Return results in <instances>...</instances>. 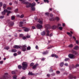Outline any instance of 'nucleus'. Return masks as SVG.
Masks as SVG:
<instances>
[{
	"mask_svg": "<svg viewBox=\"0 0 79 79\" xmlns=\"http://www.w3.org/2000/svg\"><path fill=\"white\" fill-rule=\"evenodd\" d=\"M67 34H68V35H69L70 37H72V34H71L69 32H67Z\"/></svg>",
	"mask_w": 79,
	"mask_h": 79,
	"instance_id": "4be33fe9",
	"label": "nucleus"
},
{
	"mask_svg": "<svg viewBox=\"0 0 79 79\" xmlns=\"http://www.w3.org/2000/svg\"><path fill=\"white\" fill-rule=\"evenodd\" d=\"M22 39L23 40H26V37L25 36L23 37Z\"/></svg>",
	"mask_w": 79,
	"mask_h": 79,
	"instance_id": "a19ab883",
	"label": "nucleus"
},
{
	"mask_svg": "<svg viewBox=\"0 0 79 79\" xmlns=\"http://www.w3.org/2000/svg\"><path fill=\"white\" fill-rule=\"evenodd\" d=\"M29 75H31V76H32L33 75H34V74L32 73V72H29L28 73Z\"/></svg>",
	"mask_w": 79,
	"mask_h": 79,
	"instance_id": "aec40b11",
	"label": "nucleus"
},
{
	"mask_svg": "<svg viewBox=\"0 0 79 79\" xmlns=\"http://www.w3.org/2000/svg\"><path fill=\"white\" fill-rule=\"evenodd\" d=\"M17 52V50L15 49H12L11 50V52Z\"/></svg>",
	"mask_w": 79,
	"mask_h": 79,
	"instance_id": "f3484780",
	"label": "nucleus"
},
{
	"mask_svg": "<svg viewBox=\"0 0 79 79\" xmlns=\"http://www.w3.org/2000/svg\"><path fill=\"white\" fill-rule=\"evenodd\" d=\"M47 53H48V51H46L45 52H42V54L43 55H47Z\"/></svg>",
	"mask_w": 79,
	"mask_h": 79,
	"instance_id": "ddd939ff",
	"label": "nucleus"
},
{
	"mask_svg": "<svg viewBox=\"0 0 79 79\" xmlns=\"http://www.w3.org/2000/svg\"><path fill=\"white\" fill-rule=\"evenodd\" d=\"M55 54H52V55H51V56L52 57H55Z\"/></svg>",
	"mask_w": 79,
	"mask_h": 79,
	"instance_id": "f704fd0d",
	"label": "nucleus"
},
{
	"mask_svg": "<svg viewBox=\"0 0 79 79\" xmlns=\"http://www.w3.org/2000/svg\"><path fill=\"white\" fill-rule=\"evenodd\" d=\"M7 10H11V7H8L7 8Z\"/></svg>",
	"mask_w": 79,
	"mask_h": 79,
	"instance_id": "a18cd8bd",
	"label": "nucleus"
},
{
	"mask_svg": "<svg viewBox=\"0 0 79 79\" xmlns=\"http://www.w3.org/2000/svg\"><path fill=\"white\" fill-rule=\"evenodd\" d=\"M26 37L27 38H30V37H31V36H30V35H27V36Z\"/></svg>",
	"mask_w": 79,
	"mask_h": 79,
	"instance_id": "13d9d810",
	"label": "nucleus"
},
{
	"mask_svg": "<svg viewBox=\"0 0 79 79\" xmlns=\"http://www.w3.org/2000/svg\"><path fill=\"white\" fill-rule=\"evenodd\" d=\"M56 28V27L55 25H54L52 26V29H55Z\"/></svg>",
	"mask_w": 79,
	"mask_h": 79,
	"instance_id": "6ab92c4d",
	"label": "nucleus"
},
{
	"mask_svg": "<svg viewBox=\"0 0 79 79\" xmlns=\"http://www.w3.org/2000/svg\"><path fill=\"white\" fill-rule=\"evenodd\" d=\"M39 66V64H35V65H34L33 67H32V68L33 69H35V68H36L37 67Z\"/></svg>",
	"mask_w": 79,
	"mask_h": 79,
	"instance_id": "9d476101",
	"label": "nucleus"
},
{
	"mask_svg": "<svg viewBox=\"0 0 79 79\" xmlns=\"http://www.w3.org/2000/svg\"><path fill=\"white\" fill-rule=\"evenodd\" d=\"M15 16H11V19L12 20H15Z\"/></svg>",
	"mask_w": 79,
	"mask_h": 79,
	"instance_id": "b1692460",
	"label": "nucleus"
},
{
	"mask_svg": "<svg viewBox=\"0 0 79 79\" xmlns=\"http://www.w3.org/2000/svg\"><path fill=\"white\" fill-rule=\"evenodd\" d=\"M31 3H30L29 5H27L26 6V8H29L30 7V6L31 7Z\"/></svg>",
	"mask_w": 79,
	"mask_h": 79,
	"instance_id": "a211bd4d",
	"label": "nucleus"
},
{
	"mask_svg": "<svg viewBox=\"0 0 79 79\" xmlns=\"http://www.w3.org/2000/svg\"><path fill=\"white\" fill-rule=\"evenodd\" d=\"M63 65H64V62H61L60 63V66L61 67H63Z\"/></svg>",
	"mask_w": 79,
	"mask_h": 79,
	"instance_id": "4468645a",
	"label": "nucleus"
},
{
	"mask_svg": "<svg viewBox=\"0 0 79 79\" xmlns=\"http://www.w3.org/2000/svg\"><path fill=\"white\" fill-rule=\"evenodd\" d=\"M56 73L57 74H60V71H57L56 72Z\"/></svg>",
	"mask_w": 79,
	"mask_h": 79,
	"instance_id": "8fccbe9b",
	"label": "nucleus"
},
{
	"mask_svg": "<svg viewBox=\"0 0 79 79\" xmlns=\"http://www.w3.org/2000/svg\"><path fill=\"white\" fill-rule=\"evenodd\" d=\"M16 17H17V18H20V15H16Z\"/></svg>",
	"mask_w": 79,
	"mask_h": 79,
	"instance_id": "864d4df0",
	"label": "nucleus"
},
{
	"mask_svg": "<svg viewBox=\"0 0 79 79\" xmlns=\"http://www.w3.org/2000/svg\"><path fill=\"white\" fill-rule=\"evenodd\" d=\"M64 65L66 66H68V64L67 63H65L64 64Z\"/></svg>",
	"mask_w": 79,
	"mask_h": 79,
	"instance_id": "680f3d73",
	"label": "nucleus"
},
{
	"mask_svg": "<svg viewBox=\"0 0 79 79\" xmlns=\"http://www.w3.org/2000/svg\"><path fill=\"white\" fill-rule=\"evenodd\" d=\"M74 53L75 55H77V54H78L77 52L76 51H74Z\"/></svg>",
	"mask_w": 79,
	"mask_h": 79,
	"instance_id": "4d7b16f0",
	"label": "nucleus"
},
{
	"mask_svg": "<svg viewBox=\"0 0 79 79\" xmlns=\"http://www.w3.org/2000/svg\"><path fill=\"white\" fill-rule=\"evenodd\" d=\"M55 57L56 58H58V55H56V54H55Z\"/></svg>",
	"mask_w": 79,
	"mask_h": 79,
	"instance_id": "5fc2aeb1",
	"label": "nucleus"
},
{
	"mask_svg": "<svg viewBox=\"0 0 79 79\" xmlns=\"http://www.w3.org/2000/svg\"><path fill=\"white\" fill-rule=\"evenodd\" d=\"M44 2H47V3H49V1H48V0H44Z\"/></svg>",
	"mask_w": 79,
	"mask_h": 79,
	"instance_id": "bb28decb",
	"label": "nucleus"
},
{
	"mask_svg": "<svg viewBox=\"0 0 79 79\" xmlns=\"http://www.w3.org/2000/svg\"><path fill=\"white\" fill-rule=\"evenodd\" d=\"M68 47L69 48H72V47H73V44H70L69 45Z\"/></svg>",
	"mask_w": 79,
	"mask_h": 79,
	"instance_id": "412c9836",
	"label": "nucleus"
},
{
	"mask_svg": "<svg viewBox=\"0 0 79 79\" xmlns=\"http://www.w3.org/2000/svg\"><path fill=\"white\" fill-rule=\"evenodd\" d=\"M45 27L46 29H50V26L49 24H47L45 25Z\"/></svg>",
	"mask_w": 79,
	"mask_h": 79,
	"instance_id": "1a4fd4ad",
	"label": "nucleus"
},
{
	"mask_svg": "<svg viewBox=\"0 0 79 79\" xmlns=\"http://www.w3.org/2000/svg\"><path fill=\"white\" fill-rule=\"evenodd\" d=\"M4 18V16L3 15H1L0 16V19H3Z\"/></svg>",
	"mask_w": 79,
	"mask_h": 79,
	"instance_id": "e433bc0d",
	"label": "nucleus"
},
{
	"mask_svg": "<svg viewBox=\"0 0 79 79\" xmlns=\"http://www.w3.org/2000/svg\"><path fill=\"white\" fill-rule=\"evenodd\" d=\"M46 32H47L46 35H47V36H49L50 35V34H50V31L49 30L47 29L46 30Z\"/></svg>",
	"mask_w": 79,
	"mask_h": 79,
	"instance_id": "6e6552de",
	"label": "nucleus"
},
{
	"mask_svg": "<svg viewBox=\"0 0 79 79\" xmlns=\"http://www.w3.org/2000/svg\"><path fill=\"white\" fill-rule=\"evenodd\" d=\"M47 77H50V74H47Z\"/></svg>",
	"mask_w": 79,
	"mask_h": 79,
	"instance_id": "0e129e2a",
	"label": "nucleus"
},
{
	"mask_svg": "<svg viewBox=\"0 0 79 79\" xmlns=\"http://www.w3.org/2000/svg\"><path fill=\"white\" fill-rule=\"evenodd\" d=\"M32 27L33 29H35V27L34 26H32Z\"/></svg>",
	"mask_w": 79,
	"mask_h": 79,
	"instance_id": "338daca9",
	"label": "nucleus"
},
{
	"mask_svg": "<svg viewBox=\"0 0 79 79\" xmlns=\"http://www.w3.org/2000/svg\"><path fill=\"white\" fill-rule=\"evenodd\" d=\"M56 20L57 21H59V20H60V19L59 18L57 17L56 18Z\"/></svg>",
	"mask_w": 79,
	"mask_h": 79,
	"instance_id": "ea45409f",
	"label": "nucleus"
},
{
	"mask_svg": "<svg viewBox=\"0 0 79 79\" xmlns=\"http://www.w3.org/2000/svg\"><path fill=\"white\" fill-rule=\"evenodd\" d=\"M18 11V9H16L15 10V11L16 13H17Z\"/></svg>",
	"mask_w": 79,
	"mask_h": 79,
	"instance_id": "49530a36",
	"label": "nucleus"
},
{
	"mask_svg": "<svg viewBox=\"0 0 79 79\" xmlns=\"http://www.w3.org/2000/svg\"><path fill=\"white\" fill-rule=\"evenodd\" d=\"M79 49V47L78 46H76L73 48V49L74 50H78Z\"/></svg>",
	"mask_w": 79,
	"mask_h": 79,
	"instance_id": "dca6fc26",
	"label": "nucleus"
},
{
	"mask_svg": "<svg viewBox=\"0 0 79 79\" xmlns=\"http://www.w3.org/2000/svg\"><path fill=\"white\" fill-rule=\"evenodd\" d=\"M69 58H70V59H74L76 58V56L74 55L73 54H70L68 55Z\"/></svg>",
	"mask_w": 79,
	"mask_h": 79,
	"instance_id": "7ed1b4c3",
	"label": "nucleus"
},
{
	"mask_svg": "<svg viewBox=\"0 0 79 79\" xmlns=\"http://www.w3.org/2000/svg\"><path fill=\"white\" fill-rule=\"evenodd\" d=\"M19 24H22V25H23V22H20Z\"/></svg>",
	"mask_w": 79,
	"mask_h": 79,
	"instance_id": "3c124183",
	"label": "nucleus"
},
{
	"mask_svg": "<svg viewBox=\"0 0 79 79\" xmlns=\"http://www.w3.org/2000/svg\"><path fill=\"white\" fill-rule=\"evenodd\" d=\"M27 50H31V47L30 46L27 47Z\"/></svg>",
	"mask_w": 79,
	"mask_h": 79,
	"instance_id": "c9c22d12",
	"label": "nucleus"
},
{
	"mask_svg": "<svg viewBox=\"0 0 79 79\" xmlns=\"http://www.w3.org/2000/svg\"><path fill=\"white\" fill-rule=\"evenodd\" d=\"M45 15H46V16H48L50 14L48 12H46L45 13Z\"/></svg>",
	"mask_w": 79,
	"mask_h": 79,
	"instance_id": "2f4dec72",
	"label": "nucleus"
},
{
	"mask_svg": "<svg viewBox=\"0 0 79 79\" xmlns=\"http://www.w3.org/2000/svg\"><path fill=\"white\" fill-rule=\"evenodd\" d=\"M50 21H53L54 20V19H53V18H52L51 19H49Z\"/></svg>",
	"mask_w": 79,
	"mask_h": 79,
	"instance_id": "09e8293b",
	"label": "nucleus"
},
{
	"mask_svg": "<svg viewBox=\"0 0 79 79\" xmlns=\"http://www.w3.org/2000/svg\"><path fill=\"white\" fill-rule=\"evenodd\" d=\"M6 8V5L5 4H4L3 5V8L4 9H5Z\"/></svg>",
	"mask_w": 79,
	"mask_h": 79,
	"instance_id": "5701e85b",
	"label": "nucleus"
},
{
	"mask_svg": "<svg viewBox=\"0 0 79 79\" xmlns=\"http://www.w3.org/2000/svg\"><path fill=\"white\" fill-rule=\"evenodd\" d=\"M36 49H39V47H38V46L36 45L35 47Z\"/></svg>",
	"mask_w": 79,
	"mask_h": 79,
	"instance_id": "052dcab7",
	"label": "nucleus"
},
{
	"mask_svg": "<svg viewBox=\"0 0 79 79\" xmlns=\"http://www.w3.org/2000/svg\"><path fill=\"white\" fill-rule=\"evenodd\" d=\"M63 27H59L58 28L59 29H60V31H61V30L63 29Z\"/></svg>",
	"mask_w": 79,
	"mask_h": 79,
	"instance_id": "c85d7f7f",
	"label": "nucleus"
},
{
	"mask_svg": "<svg viewBox=\"0 0 79 79\" xmlns=\"http://www.w3.org/2000/svg\"><path fill=\"white\" fill-rule=\"evenodd\" d=\"M18 68L19 69H21L22 68V66L19 65L18 66Z\"/></svg>",
	"mask_w": 79,
	"mask_h": 79,
	"instance_id": "393cba45",
	"label": "nucleus"
},
{
	"mask_svg": "<svg viewBox=\"0 0 79 79\" xmlns=\"http://www.w3.org/2000/svg\"><path fill=\"white\" fill-rule=\"evenodd\" d=\"M22 69L25 70L26 69V68L27 67V62H23L22 63Z\"/></svg>",
	"mask_w": 79,
	"mask_h": 79,
	"instance_id": "f03ea898",
	"label": "nucleus"
},
{
	"mask_svg": "<svg viewBox=\"0 0 79 79\" xmlns=\"http://www.w3.org/2000/svg\"><path fill=\"white\" fill-rule=\"evenodd\" d=\"M45 31H43L41 33V35H45Z\"/></svg>",
	"mask_w": 79,
	"mask_h": 79,
	"instance_id": "f8f14e48",
	"label": "nucleus"
},
{
	"mask_svg": "<svg viewBox=\"0 0 79 79\" xmlns=\"http://www.w3.org/2000/svg\"><path fill=\"white\" fill-rule=\"evenodd\" d=\"M69 60V58H66L65 59L64 61H68Z\"/></svg>",
	"mask_w": 79,
	"mask_h": 79,
	"instance_id": "cd10ccee",
	"label": "nucleus"
},
{
	"mask_svg": "<svg viewBox=\"0 0 79 79\" xmlns=\"http://www.w3.org/2000/svg\"><path fill=\"white\" fill-rule=\"evenodd\" d=\"M14 56H17V53H15L14 54Z\"/></svg>",
	"mask_w": 79,
	"mask_h": 79,
	"instance_id": "bf43d9fd",
	"label": "nucleus"
},
{
	"mask_svg": "<svg viewBox=\"0 0 79 79\" xmlns=\"http://www.w3.org/2000/svg\"><path fill=\"white\" fill-rule=\"evenodd\" d=\"M10 48V47L9 46H7L6 47V50H8Z\"/></svg>",
	"mask_w": 79,
	"mask_h": 79,
	"instance_id": "79ce46f5",
	"label": "nucleus"
},
{
	"mask_svg": "<svg viewBox=\"0 0 79 79\" xmlns=\"http://www.w3.org/2000/svg\"><path fill=\"white\" fill-rule=\"evenodd\" d=\"M35 5V3L34 2H33L32 4H31V8H32V7H34V6Z\"/></svg>",
	"mask_w": 79,
	"mask_h": 79,
	"instance_id": "9b49d317",
	"label": "nucleus"
},
{
	"mask_svg": "<svg viewBox=\"0 0 79 79\" xmlns=\"http://www.w3.org/2000/svg\"><path fill=\"white\" fill-rule=\"evenodd\" d=\"M8 25L9 26L12 27L14 25V22H9L8 23Z\"/></svg>",
	"mask_w": 79,
	"mask_h": 79,
	"instance_id": "423d86ee",
	"label": "nucleus"
},
{
	"mask_svg": "<svg viewBox=\"0 0 79 79\" xmlns=\"http://www.w3.org/2000/svg\"><path fill=\"white\" fill-rule=\"evenodd\" d=\"M0 64H3V61H0Z\"/></svg>",
	"mask_w": 79,
	"mask_h": 79,
	"instance_id": "69168bd1",
	"label": "nucleus"
},
{
	"mask_svg": "<svg viewBox=\"0 0 79 79\" xmlns=\"http://www.w3.org/2000/svg\"><path fill=\"white\" fill-rule=\"evenodd\" d=\"M41 60V61H44V60H45V58L43 57L42 58Z\"/></svg>",
	"mask_w": 79,
	"mask_h": 79,
	"instance_id": "6e6d98bb",
	"label": "nucleus"
},
{
	"mask_svg": "<svg viewBox=\"0 0 79 79\" xmlns=\"http://www.w3.org/2000/svg\"><path fill=\"white\" fill-rule=\"evenodd\" d=\"M52 48V46H50L48 47L47 48V49H49L50 48Z\"/></svg>",
	"mask_w": 79,
	"mask_h": 79,
	"instance_id": "4c0bfd02",
	"label": "nucleus"
},
{
	"mask_svg": "<svg viewBox=\"0 0 79 79\" xmlns=\"http://www.w3.org/2000/svg\"><path fill=\"white\" fill-rule=\"evenodd\" d=\"M23 30L25 32H28L29 31V29L26 27H23Z\"/></svg>",
	"mask_w": 79,
	"mask_h": 79,
	"instance_id": "0eeeda50",
	"label": "nucleus"
},
{
	"mask_svg": "<svg viewBox=\"0 0 79 79\" xmlns=\"http://www.w3.org/2000/svg\"><path fill=\"white\" fill-rule=\"evenodd\" d=\"M69 79H73V76L70 75H69Z\"/></svg>",
	"mask_w": 79,
	"mask_h": 79,
	"instance_id": "72a5a7b5",
	"label": "nucleus"
},
{
	"mask_svg": "<svg viewBox=\"0 0 79 79\" xmlns=\"http://www.w3.org/2000/svg\"><path fill=\"white\" fill-rule=\"evenodd\" d=\"M11 73L13 74H15V73H16V72H15L14 71H12L11 72Z\"/></svg>",
	"mask_w": 79,
	"mask_h": 79,
	"instance_id": "c03bdc74",
	"label": "nucleus"
},
{
	"mask_svg": "<svg viewBox=\"0 0 79 79\" xmlns=\"http://www.w3.org/2000/svg\"><path fill=\"white\" fill-rule=\"evenodd\" d=\"M31 10L32 11H35V7H31Z\"/></svg>",
	"mask_w": 79,
	"mask_h": 79,
	"instance_id": "c756f323",
	"label": "nucleus"
},
{
	"mask_svg": "<svg viewBox=\"0 0 79 79\" xmlns=\"http://www.w3.org/2000/svg\"><path fill=\"white\" fill-rule=\"evenodd\" d=\"M26 47H27L26 46V45H23L22 46V47L17 45H15L13 47V48H16L17 49L18 48H20L22 50L23 52H25L26 50Z\"/></svg>",
	"mask_w": 79,
	"mask_h": 79,
	"instance_id": "f257e3e1",
	"label": "nucleus"
},
{
	"mask_svg": "<svg viewBox=\"0 0 79 79\" xmlns=\"http://www.w3.org/2000/svg\"><path fill=\"white\" fill-rule=\"evenodd\" d=\"M49 36L50 37H52V36H53V34L51 33L49 35Z\"/></svg>",
	"mask_w": 79,
	"mask_h": 79,
	"instance_id": "e2e57ef3",
	"label": "nucleus"
},
{
	"mask_svg": "<svg viewBox=\"0 0 79 79\" xmlns=\"http://www.w3.org/2000/svg\"><path fill=\"white\" fill-rule=\"evenodd\" d=\"M3 6V3H2V2H0V6Z\"/></svg>",
	"mask_w": 79,
	"mask_h": 79,
	"instance_id": "37998d69",
	"label": "nucleus"
},
{
	"mask_svg": "<svg viewBox=\"0 0 79 79\" xmlns=\"http://www.w3.org/2000/svg\"><path fill=\"white\" fill-rule=\"evenodd\" d=\"M2 15H5V12L4 11H3L2 12Z\"/></svg>",
	"mask_w": 79,
	"mask_h": 79,
	"instance_id": "58836bf2",
	"label": "nucleus"
},
{
	"mask_svg": "<svg viewBox=\"0 0 79 79\" xmlns=\"http://www.w3.org/2000/svg\"><path fill=\"white\" fill-rule=\"evenodd\" d=\"M20 37H23V34H20L19 35Z\"/></svg>",
	"mask_w": 79,
	"mask_h": 79,
	"instance_id": "603ef678",
	"label": "nucleus"
},
{
	"mask_svg": "<svg viewBox=\"0 0 79 79\" xmlns=\"http://www.w3.org/2000/svg\"><path fill=\"white\" fill-rule=\"evenodd\" d=\"M34 64L33 63H31V64H30V66H34Z\"/></svg>",
	"mask_w": 79,
	"mask_h": 79,
	"instance_id": "473e14b6",
	"label": "nucleus"
},
{
	"mask_svg": "<svg viewBox=\"0 0 79 79\" xmlns=\"http://www.w3.org/2000/svg\"><path fill=\"white\" fill-rule=\"evenodd\" d=\"M2 78L4 79H8V77L6 76L5 75L2 76Z\"/></svg>",
	"mask_w": 79,
	"mask_h": 79,
	"instance_id": "2eb2a0df",
	"label": "nucleus"
},
{
	"mask_svg": "<svg viewBox=\"0 0 79 79\" xmlns=\"http://www.w3.org/2000/svg\"><path fill=\"white\" fill-rule=\"evenodd\" d=\"M25 3H26V5H29V4H30L29 3V2H25Z\"/></svg>",
	"mask_w": 79,
	"mask_h": 79,
	"instance_id": "de8ad7c7",
	"label": "nucleus"
},
{
	"mask_svg": "<svg viewBox=\"0 0 79 79\" xmlns=\"http://www.w3.org/2000/svg\"><path fill=\"white\" fill-rule=\"evenodd\" d=\"M24 15L22 14L20 16V18H24Z\"/></svg>",
	"mask_w": 79,
	"mask_h": 79,
	"instance_id": "a878e982",
	"label": "nucleus"
},
{
	"mask_svg": "<svg viewBox=\"0 0 79 79\" xmlns=\"http://www.w3.org/2000/svg\"><path fill=\"white\" fill-rule=\"evenodd\" d=\"M26 79V77H23L22 78V79Z\"/></svg>",
	"mask_w": 79,
	"mask_h": 79,
	"instance_id": "774afa93",
	"label": "nucleus"
},
{
	"mask_svg": "<svg viewBox=\"0 0 79 79\" xmlns=\"http://www.w3.org/2000/svg\"><path fill=\"white\" fill-rule=\"evenodd\" d=\"M4 11L5 12V13H7L6 14L7 16H9V14H10L11 13V11H10L9 10L8 11L7 9H5L4 10Z\"/></svg>",
	"mask_w": 79,
	"mask_h": 79,
	"instance_id": "20e7f679",
	"label": "nucleus"
},
{
	"mask_svg": "<svg viewBox=\"0 0 79 79\" xmlns=\"http://www.w3.org/2000/svg\"><path fill=\"white\" fill-rule=\"evenodd\" d=\"M38 22L39 23H40V24H42V23H43V21L41 20H39Z\"/></svg>",
	"mask_w": 79,
	"mask_h": 79,
	"instance_id": "7c9ffc66",
	"label": "nucleus"
},
{
	"mask_svg": "<svg viewBox=\"0 0 79 79\" xmlns=\"http://www.w3.org/2000/svg\"><path fill=\"white\" fill-rule=\"evenodd\" d=\"M43 27L42 25L40 24H38L37 25V27L38 28V29H40L42 28Z\"/></svg>",
	"mask_w": 79,
	"mask_h": 79,
	"instance_id": "39448f33",
	"label": "nucleus"
}]
</instances>
